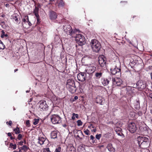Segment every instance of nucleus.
<instances>
[{
    "label": "nucleus",
    "mask_w": 152,
    "mask_h": 152,
    "mask_svg": "<svg viewBox=\"0 0 152 152\" xmlns=\"http://www.w3.org/2000/svg\"><path fill=\"white\" fill-rule=\"evenodd\" d=\"M66 86L67 89L72 93L75 92L76 90L75 82L72 79H69L67 80Z\"/></svg>",
    "instance_id": "nucleus-1"
},
{
    "label": "nucleus",
    "mask_w": 152,
    "mask_h": 152,
    "mask_svg": "<svg viewBox=\"0 0 152 152\" xmlns=\"http://www.w3.org/2000/svg\"><path fill=\"white\" fill-rule=\"evenodd\" d=\"M93 50L95 52H98L100 50L101 45L99 42L96 39H92L91 42Z\"/></svg>",
    "instance_id": "nucleus-2"
},
{
    "label": "nucleus",
    "mask_w": 152,
    "mask_h": 152,
    "mask_svg": "<svg viewBox=\"0 0 152 152\" xmlns=\"http://www.w3.org/2000/svg\"><path fill=\"white\" fill-rule=\"evenodd\" d=\"M137 141L140 146L148 145L149 141L148 139L143 135H141L138 137Z\"/></svg>",
    "instance_id": "nucleus-3"
},
{
    "label": "nucleus",
    "mask_w": 152,
    "mask_h": 152,
    "mask_svg": "<svg viewBox=\"0 0 152 152\" xmlns=\"http://www.w3.org/2000/svg\"><path fill=\"white\" fill-rule=\"evenodd\" d=\"M76 36L75 37L77 42L80 46L85 44V43L84 37L81 34H76Z\"/></svg>",
    "instance_id": "nucleus-4"
},
{
    "label": "nucleus",
    "mask_w": 152,
    "mask_h": 152,
    "mask_svg": "<svg viewBox=\"0 0 152 152\" xmlns=\"http://www.w3.org/2000/svg\"><path fill=\"white\" fill-rule=\"evenodd\" d=\"M51 120L52 123L56 124L61 122L60 117L57 115H53L51 116Z\"/></svg>",
    "instance_id": "nucleus-5"
},
{
    "label": "nucleus",
    "mask_w": 152,
    "mask_h": 152,
    "mask_svg": "<svg viewBox=\"0 0 152 152\" xmlns=\"http://www.w3.org/2000/svg\"><path fill=\"white\" fill-rule=\"evenodd\" d=\"M116 127L115 128V130L116 133L120 136H122L123 134L121 132V129L119 127L121 126V124H120V122H117L115 124Z\"/></svg>",
    "instance_id": "nucleus-6"
},
{
    "label": "nucleus",
    "mask_w": 152,
    "mask_h": 152,
    "mask_svg": "<svg viewBox=\"0 0 152 152\" xmlns=\"http://www.w3.org/2000/svg\"><path fill=\"white\" fill-rule=\"evenodd\" d=\"M128 130L132 133H134L137 129L136 125L134 123H130L128 124Z\"/></svg>",
    "instance_id": "nucleus-7"
},
{
    "label": "nucleus",
    "mask_w": 152,
    "mask_h": 152,
    "mask_svg": "<svg viewBox=\"0 0 152 152\" xmlns=\"http://www.w3.org/2000/svg\"><path fill=\"white\" fill-rule=\"evenodd\" d=\"M28 25L29 26L31 25V24L28 20V16H25L23 19L22 26L23 27H26V26ZM28 26H27V27Z\"/></svg>",
    "instance_id": "nucleus-8"
},
{
    "label": "nucleus",
    "mask_w": 152,
    "mask_h": 152,
    "mask_svg": "<svg viewBox=\"0 0 152 152\" xmlns=\"http://www.w3.org/2000/svg\"><path fill=\"white\" fill-rule=\"evenodd\" d=\"M113 85L115 86H119L122 83V80L120 78L115 77L112 78Z\"/></svg>",
    "instance_id": "nucleus-9"
},
{
    "label": "nucleus",
    "mask_w": 152,
    "mask_h": 152,
    "mask_svg": "<svg viewBox=\"0 0 152 152\" xmlns=\"http://www.w3.org/2000/svg\"><path fill=\"white\" fill-rule=\"evenodd\" d=\"M39 108L43 110H45L48 108V106L46 102L44 100L40 101L39 102Z\"/></svg>",
    "instance_id": "nucleus-10"
},
{
    "label": "nucleus",
    "mask_w": 152,
    "mask_h": 152,
    "mask_svg": "<svg viewBox=\"0 0 152 152\" xmlns=\"http://www.w3.org/2000/svg\"><path fill=\"white\" fill-rule=\"evenodd\" d=\"M86 74L84 73H80L77 75L78 80L80 81L83 82L85 80L86 77Z\"/></svg>",
    "instance_id": "nucleus-11"
},
{
    "label": "nucleus",
    "mask_w": 152,
    "mask_h": 152,
    "mask_svg": "<svg viewBox=\"0 0 152 152\" xmlns=\"http://www.w3.org/2000/svg\"><path fill=\"white\" fill-rule=\"evenodd\" d=\"M95 67L93 66H87L86 69V72L88 74H91L94 72L96 70Z\"/></svg>",
    "instance_id": "nucleus-12"
},
{
    "label": "nucleus",
    "mask_w": 152,
    "mask_h": 152,
    "mask_svg": "<svg viewBox=\"0 0 152 152\" xmlns=\"http://www.w3.org/2000/svg\"><path fill=\"white\" fill-rule=\"evenodd\" d=\"M37 140L38 143L40 145L44 144L45 142L48 141V140L46 139V138L41 136L38 137Z\"/></svg>",
    "instance_id": "nucleus-13"
},
{
    "label": "nucleus",
    "mask_w": 152,
    "mask_h": 152,
    "mask_svg": "<svg viewBox=\"0 0 152 152\" xmlns=\"http://www.w3.org/2000/svg\"><path fill=\"white\" fill-rule=\"evenodd\" d=\"M104 56L103 55H101L98 58V61L99 64L101 67H103L104 66Z\"/></svg>",
    "instance_id": "nucleus-14"
},
{
    "label": "nucleus",
    "mask_w": 152,
    "mask_h": 152,
    "mask_svg": "<svg viewBox=\"0 0 152 152\" xmlns=\"http://www.w3.org/2000/svg\"><path fill=\"white\" fill-rule=\"evenodd\" d=\"M63 29L64 32L66 34H68L70 32V31L71 30L72 28L68 24H66L64 26Z\"/></svg>",
    "instance_id": "nucleus-15"
},
{
    "label": "nucleus",
    "mask_w": 152,
    "mask_h": 152,
    "mask_svg": "<svg viewBox=\"0 0 152 152\" xmlns=\"http://www.w3.org/2000/svg\"><path fill=\"white\" fill-rule=\"evenodd\" d=\"M79 31V30L76 29L74 30H72L71 29L70 31V32L68 34L70 35L72 37L75 38L76 36V34H77L76 32Z\"/></svg>",
    "instance_id": "nucleus-16"
},
{
    "label": "nucleus",
    "mask_w": 152,
    "mask_h": 152,
    "mask_svg": "<svg viewBox=\"0 0 152 152\" xmlns=\"http://www.w3.org/2000/svg\"><path fill=\"white\" fill-rule=\"evenodd\" d=\"M111 73L113 75H115L116 74L118 73L120 74V70L119 69H118V68H115L114 69H111Z\"/></svg>",
    "instance_id": "nucleus-17"
},
{
    "label": "nucleus",
    "mask_w": 152,
    "mask_h": 152,
    "mask_svg": "<svg viewBox=\"0 0 152 152\" xmlns=\"http://www.w3.org/2000/svg\"><path fill=\"white\" fill-rule=\"evenodd\" d=\"M50 17L51 19L54 20L57 18V15L55 12L51 11L50 12Z\"/></svg>",
    "instance_id": "nucleus-18"
},
{
    "label": "nucleus",
    "mask_w": 152,
    "mask_h": 152,
    "mask_svg": "<svg viewBox=\"0 0 152 152\" xmlns=\"http://www.w3.org/2000/svg\"><path fill=\"white\" fill-rule=\"evenodd\" d=\"M58 133V132L56 131L52 132L50 133L51 138L53 139L57 138Z\"/></svg>",
    "instance_id": "nucleus-19"
},
{
    "label": "nucleus",
    "mask_w": 152,
    "mask_h": 152,
    "mask_svg": "<svg viewBox=\"0 0 152 152\" xmlns=\"http://www.w3.org/2000/svg\"><path fill=\"white\" fill-rule=\"evenodd\" d=\"M137 85L138 87V88H140L144 89L145 88V85L142 82L138 81L137 83Z\"/></svg>",
    "instance_id": "nucleus-20"
},
{
    "label": "nucleus",
    "mask_w": 152,
    "mask_h": 152,
    "mask_svg": "<svg viewBox=\"0 0 152 152\" xmlns=\"http://www.w3.org/2000/svg\"><path fill=\"white\" fill-rule=\"evenodd\" d=\"M85 150V146L82 145H80L77 148V151L78 152H84Z\"/></svg>",
    "instance_id": "nucleus-21"
},
{
    "label": "nucleus",
    "mask_w": 152,
    "mask_h": 152,
    "mask_svg": "<svg viewBox=\"0 0 152 152\" xmlns=\"http://www.w3.org/2000/svg\"><path fill=\"white\" fill-rule=\"evenodd\" d=\"M126 93L129 96H132L134 95V92L133 91L132 88L130 87L127 90V91L126 92Z\"/></svg>",
    "instance_id": "nucleus-22"
},
{
    "label": "nucleus",
    "mask_w": 152,
    "mask_h": 152,
    "mask_svg": "<svg viewBox=\"0 0 152 152\" xmlns=\"http://www.w3.org/2000/svg\"><path fill=\"white\" fill-rule=\"evenodd\" d=\"M107 148L108 151L110 152H113L115 151V149L113 147L111 143L109 144Z\"/></svg>",
    "instance_id": "nucleus-23"
},
{
    "label": "nucleus",
    "mask_w": 152,
    "mask_h": 152,
    "mask_svg": "<svg viewBox=\"0 0 152 152\" xmlns=\"http://www.w3.org/2000/svg\"><path fill=\"white\" fill-rule=\"evenodd\" d=\"M12 18L14 20H15L16 22L17 23H20V18L19 16H13Z\"/></svg>",
    "instance_id": "nucleus-24"
},
{
    "label": "nucleus",
    "mask_w": 152,
    "mask_h": 152,
    "mask_svg": "<svg viewBox=\"0 0 152 152\" xmlns=\"http://www.w3.org/2000/svg\"><path fill=\"white\" fill-rule=\"evenodd\" d=\"M56 3L59 7H62L64 5V3L62 0H57Z\"/></svg>",
    "instance_id": "nucleus-25"
},
{
    "label": "nucleus",
    "mask_w": 152,
    "mask_h": 152,
    "mask_svg": "<svg viewBox=\"0 0 152 152\" xmlns=\"http://www.w3.org/2000/svg\"><path fill=\"white\" fill-rule=\"evenodd\" d=\"M77 135H76V137L79 138L80 139H81L82 138H81L80 137L83 135V134L82 132L80 130H79L77 132Z\"/></svg>",
    "instance_id": "nucleus-26"
},
{
    "label": "nucleus",
    "mask_w": 152,
    "mask_h": 152,
    "mask_svg": "<svg viewBox=\"0 0 152 152\" xmlns=\"http://www.w3.org/2000/svg\"><path fill=\"white\" fill-rule=\"evenodd\" d=\"M39 13V9L38 8L36 7L34 10V14L36 16H39L38 14Z\"/></svg>",
    "instance_id": "nucleus-27"
},
{
    "label": "nucleus",
    "mask_w": 152,
    "mask_h": 152,
    "mask_svg": "<svg viewBox=\"0 0 152 152\" xmlns=\"http://www.w3.org/2000/svg\"><path fill=\"white\" fill-rule=\"evenodd\" d=\"M8 36V35L7 34H5V32L3 30L1 31V37L3 38L4 37H7Z\"/></svg>",
    "instance_id": "nucleus-28"
},
{
    "label": "nucleus",
    "mask_w": 152,
    "mask_h": 152,
    "mask_svg": "<svg viewBox=\"0 0 152 152\" xmlns=\"http://www.w3.org/2000/svg\"><path fill=\"white\" fill-rule=\"evenodd\" d=\"M5 48V46L3 43L0 40V49H4Z\"/></svg>",
    "instance_id": "nucleus-29"
},
{
    "label": "nucleus",
    "mask_w": 152,
    "mask_h": 152,
    "mask_svg": "<svg viewBox=\"0 0 152 152\" xmlns=\"http://www.w3.org/2000/svg\"><path fill=\"white\" fill-rule=\"evenodd\" d=\"M20 148L21 149V150H23L25 151H27L29 148L26 145H24L22 147Z\"/></svg>",
    "instance_id": "nucleus-30"
},
{
    "label": "nucleus",
    "mask_w": 152,
    "mask_h": 152,
    "mask_svg": "<svg viewBox=\"0 0 152 152\" xmlns=\"http://www.w3.org/2000/svg\"><path fill=\"white\" fill-rule=\"evenodd\" d=\"M14 131L15 132V133L17 134H18L20 132L19 128L18 127H17L15 129H14Z\"/></svg>",
    "instance_id": "nucleus-31"
},
{
    "label": "nucleus",
    "mask_w": 152,
    "mask_h": 152,
    "mask_svg": "<svg viewBox=\"0 0 152 152\" xmlns=\"http://www.w3.org/2000/svg\"><path fill=\"white\" fill-rule=\"evenodd\" d=\"M10 147L11 148H12L13 149H15L16 148L17 145L16 144L13 145L12 143H10Z\"/></svg>",
    "instance_id": "nucleus-32"
},
{
    "label": "nucleus",
    "mask_w": 152,
    "mask_h": 152,
    "mask_svg": "<svg viewBox=\"0 0 152 152\" xmlns=\"http://www.w3.org/2000/svg\"><path fill=\"white\" fill-rule=\"evenodd\" d=\"M39 119H35L34 120V121L33 122V124L34 125H36L39 122Z\"/></svg>",
    "instance_id": "nucleus-33"
},
{
    "label": "nucleus",
    "mask_w": 152,
    "mask_h": 152,
    "mask_svg": "<svg viewBox=\"0 0 152 152\" xmlns=\"http://www.w3.org/2000/svg\"><path fill=\"white\" fill-rule=\"evenodd\" d=\"M136 103H135L136 104V108H137L140 107V101L138 99L136 100Z\"/></svg>",
    "instance_id": "nucleus-34"
},
{
    "label": "nucleus",
    "mask_w": 152,
    "mask_h": 152,
    "mask_svg": "<svg viewBox=\"0 0 152 152\" xmlns=\"http://www.w3.org/2000/svg\"><path fill=\"white\" fill-rule=\"evenodd\" d=\"M61 147L59 146L56 148L55 152H61Z\"/></svg>",
    "instance_id": "nucleus-35"
},
{
    "label": "nucleus",
    "mask_w": 152,
    "mask_h": 152,
    "mask_svg": "<svg viewBox=\"0 0 152 152\" xmlns=\"http://www.w3.org/2000/svg\"><path fill=\"white\" fill-rule=\"evenodd\" d=\"M77 125L78 126H81L82 125L83 123L80 120H78L77 121Z\"/></svg>",
    "instance_id": "nucleus-36"
},
{
    "label": "nucleus",
    "mask_w": 152,
    "mask_h": 152,
    "mask_svg": "<svg viewBox=\"0 0 152 152\" xmlns=\"http://www.w3.org/2000/svg\"><path fill=\"white\" fill-rule=\"evenodd\" d=\"M102 75V73L101 72L96 73L95 74V76L98 77L99 78Z\"/></svg>",
    "instance_id": "nucleus-37"
},
{
    "label": "nucleus",
    "mask_w": 152,
    "mask_h": 152,
    "mask_svg": "<svg viewBox=\"0 0 152 152\" xmlns=\"http://www.w3.org/2000/svg\"><path fill=\"white\" fill-rule=\"evenodd\" d=\"M43 152H51L49 148H44L43 149Z\"/></svg>",
    "instance_id": "nucleus-38"
},
{
    "label": "nucleus",
    "mask_w": 152,
    "mask_h": 152,
    "mask_svg": "<svg viewBox=\"0 0 152 152\" xmlns=\"http://www.w3.org/2000/svg\"><path fill=\"white\" fill-rule=\"evenodd\" d=\"M26 126L28 127H29L30 126V121L29 120H27L26 121Z\"/></svg>",
    "instance_id": "nucleus-39"
},
{
    "label": "nucleus",
    "mask_w": 152,
    "mask_h": 152,
    "mask_svg": "<svg viewBox=\"0 0 152 152\" xmlns=\"http://www.w3.org/2000/svg\"><path fill=\"white\" fill-rule=\"evenodd\" d=\"M36 17L37 19V24H39L40 22L39 16H38V17L37 16Z\"/></svg>",
    "instance_id": "nucleus-40"
},
{
    "label": "nucleus",
    "mask_w": 152,
    "mask_h": 152,
    "mask_svg": "<svg viewBox=\"0 0 152 152\" xmlns=\"http://www.w3.org/2000/svg\"><path fill=\"white\" fill-rule=\"evenodd\" d=\"M84 132L87 135H89V131L88 129H86L84 131Z\"/></svg>",
    "instance_id": "nucleus-41"
},
{
    "label": "nucleus",
    "mask_w": 152,
    "mask_h": 152,
    "mask_svg": "<svg viewBox=\"0 0 152 152\" xmlns=\"http://www.w3.org/2000/svg\"><path fill=\"white\" fill-rule=\"evenodd\" d=\"M111 80V77H110L108 78H107L106 81L107 82V83L106 82H105V84H106L107 83V84H108L109 83V82Z\"/></svg>",
    "instance_id": "nucleus-42"
},
{
    "label": "nucleus",
    "mask_w": 152,
    "mask_h": 152,
    "mask_svg": "<svg viewBox=\"0 0 152 152\" xmlns=\"http://www.w3.org/2000/svg\"><path fill=\"white\" fill-rule=\"evenodd\" d=\"M101 136V134H96V137L97 139L99 140Z\"/></svg>",
    "instance_id": "nucleus-43"
},
{
    "label": "nucleus",
    "mask_w": 152,
    "mask_h": 152,
    "mask_svg": "<svg viewBox=\"0 0 152 152\" xmlns=\"http://www.w3.org/2000/svg\"><path fill=\"white\" fill-rule=\"evenodd\" d=\"M22 137V135L21 134H18V139L19 140H20L21 139Z\"/></svg>",
    "instance_id": "nucleus-44"
},
{
    "label": "nucleus",
    "mask_w": 152,
    "mask_h": 152,
    "mask_svg": "<svg viewBox=\"0 0 152 152\" xmlns=\"http://www.w3.org/2000/svg\"><path fill=\"white\" fill-rule=\"evenodd\" d=\"M6 123L7 124H9V125L11 126L12 124V122L11 121H10L9 122L7 121Z\"/></svg>",
    "instance_id": "nucleus-45"
},
{
    "label": "nucleus",
    "mask_w": 152,
    "mask_h": 152,
    "mask_svg": "<svg viewBox=\"0 0 152 152\" xmlns=\"http://www.w3.org/2000/svg\"><path fill=\"white\" fill-rule=\"evenodd\" d=\"M72 115H74L75 116V117L76 118H78L79 116H78V115L77 114H75V113H74L72 114Z\"/></svg>",
    "instance_id": "nucleus-46"
},
{
    "label": "nucleus",
    "mask_w": 152,
    "mask_h": 152,
    "mask_svg": "<svg viewBox=\"0 0 152 152\" xmlns=\"http://www.w3.org/2000/svg\"><path fill=\"white\" fill-rule=\"evenodd\" d=\"M23 142L22 141H20V142L18 143V145H23Z\"/></svg>",
    "instance_id": "nucleus-47"
},
{
    "label": "nucleus",
    "mask_w": 152,
    "mask_h": 152,
    "mask_svg": "<svg viewBox=\"0 0 152 152\" xmlns=\"http://www.w3.org/2000/svg\"><path fill=\"white\" fill-rule=\"evenodd\" d=\"M90 139L91 140H94V138L93 135H91Z\"/></svg>",
    "instance_id": "nucleus-48"
},
{
    "label": "nucleus",
    "mask_w": 152,
    "mask_h": 152,
    "mask_svg": "<svg viewBox=\"0 0 152 152\" xmlns=\"http://www.w3.org/2000/svg\"><path fill=\"white\" fill-rule=\"evenodd\" d=\"M8 136L11 137L12 136L11 133L10 132L8 133L7 134Z\"/></svg>",
    "instance_id": "nucleus-49"
},
{
    "label": "nucleus",
    "mask_w": 152,
    "mask_h": 152,
    "mask_svg": "<svg viewBox=\"0 0 152 152\" xmlns=\"http://www.w3.org/2000/svg\"><path fill=\"white\" fill-rule=\"evenodd\" d=\"M75 115H72V119L73 120H74L75 119Z\"/></svg>",
    "instance_id": "nucleus-50"
},
{
    "label": "nucleus",
    "mask_w": 152,
    "mask_h": 152,
    "mask_svg": "<svg viewBox=\"0 0 152 152\" xmlns=\"http://www.w3.org/2000/svg\"><path fill=\"white\" fill-rule=\"evenodd\" d=\"M92 124H91L90 126H88V127L90 129L92 128Z\"/></svg>",
    "instance_id": "nucleus-51"
},
{
    "label": "nucleus",
    "mask_w": 152,
    "mask_h": 152,
    "mask_svg": "<svg viewBox=\"0 0 152 152\" xmlns=\"http://www.w3.org/2000/svg\"><path fill=\"white\" fill-rule=\"evenodd\" d=\"M149 96L152 99V93L149 95Z\"/></svg>",
    "instance_id": "nucleus-52"
},
{
    "label": "nucleus",
    "mask_w": 152,
    "mask_h": 152,
    "mask_svg": "<svg viewBox=\"0 0 152 152\" xmlns=\"http://www.w3.org/2000/svg\"><path fill=\"white\" fill-rule=\"evenodd\" d=\"M92 131H93L94 132H95L96 131V129H93V130H92Z\"/></svg>",
    "instance_id": "nucleus-53"
},
{
    "label": "nucleus",
    "mask_w": 152,
    "mask_h": 152,
    "mask_svg": "<svg viewBox=\"0 0 152 152\" xmlns=\"http://www.w3.org/2000/svg\"><path fill=\"white\" fill-rule=\"evenodd\" d=\"M10 137V139L11 140H13L14 139V138L12 136H11Z\"/></svg>",
    "instance_id": "nucleus-54"
},
{
    "label": "nucleus",
    "mask_w": 152,
    "mask_h": 152,
    "mask_svg": "<svg viewBox=\"0 0 152 152\" xmlns=\"http://www.w3.org/2000/svg\"><path fill=\"white\" fill-rule=\"evenodd\" d=\"M78 98V97L77 96H75L74 97V99H77Z\"/></svg>",
    "instance_id": "nucleus-55"
},
{
    "label": "nucleus",
    "mask_w": 152,
    "mask_h": 152,
    "mask_svg": "<svg viewBox=\"0 0 152 152\" xmlns=\"http://www.w3.org/2000/svg\"><path fill=\"white\" fill-rule=\"evenodd\" d=\"M107 135H109V136H111V134L110 133H108V134H107Z\"/></svg>",
    "instance_id": "nucleus-56"
},
{
    "label": "nucleus",
    "mask_w": 152,
    "mask_h": 152,
    "mask_svg": "<svg viewBox=\"0 0 152 152\" xmlns=\"http://www.w3.org/2000/svg\"><path fill=\"white\" fill-rule=\"evenodd\" d=\"M5 16L4 15H1V16L2 17H4V16Z\"/></svg>",
    "instance_id": "nucleus-57"
},
{
    "label": "nucleus",
    "mask_w": 152,
    "mask_h": 152,
    "mask_svg": "<svg viewBox=\"0 0 152 152\" xmlns=\"http://www.w3.org/2000/svg\"><path fill=\"white\" fill-rule=\"evenodd\" d=\"M18 70V69H15L14 70L15 72L16 71H17Z\"/></svg>",
    "instance_id": "nucleus-58"
},
{
    "label": "nucleus",
    "mask_w": 152,
    "mask_h": 152,
    "mask_svg": "<svg viewBox=\"0 0 152 152\" xmlns=\"http://www.w3.org/2000/svg\"><path fill=\"white\" fill-rule=\"evenodd\" d=\"M99 103H100V104H102V101H101L100 102H99Z\"/></svg>",
    "instance_id": "nucleus-59"
},
{
    "label": "nucleus",
    "mask_w": 152,
    "mask_h": 152,
    "mask_svg": "<svg viewBox=\"0 0 152 152\" xmlns=\"http://www.w3.org/2000/svg\"><path fill=\"white\" fill-rule=\"evenodd\" d=\"M95 142V140H92V142L93 143H94Z\"/></svg>",
    "instance_id": "nucleus-60"
},
{
    "label": "nucleus",
    "mask_w": 152,
    "mask_h": 152,
    "mask_svg": "<svg viewBox=\"0 0 152 152\" xmlns=\"http://www.w3.org/2000/svg\"><path fill=\"white\" fill-rule=\"evenodd\" d=\"M21 149L20 148V150L18 152H21Z\"/></svg>",
    "instance_id": "nucleus-61"
},
{
    "label": "nucleus",
    "mask_w": 152,
    "mask_h": 152,
    "mask_svg": "<svg viewBox=\"0 0 152 152\" xmlns=\"http://www.w3.org/2000/svg\"><path fill=\"white\" fill-rule=\"evenodd\" d=\"M29 91H26V92L27 93H28L29 92Z\"/></svg>",
    "instance_id": "nucleus-62"
},
{
    "label": "nucleus",
    "mask_w": 152,
    "mask_h": 152,
    "mask_svg": "<svg viewBox=\"0 0 152 152\" xmlns=\"http://www.w3.org/2000/svg\"><path fill=\"white\" fill-rule=\"evenodd\" d=\"M106 137H107V138H109V135L108 136V135H106Z\"/></svg>",
    "instance_id": "nucleus-63"
},
{
    "label": "nucleus",
    "mask_w": 152,
    "mask_h": 152,
    "mask_svg": "<svg viewBox=\"0 0 152 152\" xmlns=\"http://www.w3.org/2000/svg\"><path fill=\"white\" fill-rule=\"evenodd\" d=\"M151 78L152 79V72L151 74Z\"/></svg>",
    "instance_id": "nucleus-64"
}]
</instances>
